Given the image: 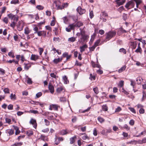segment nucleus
Wrapping results in <instances>:
<instances>
[{
	"label": "nucleus",
	"mask_w": 146,
	"mask_h": 146,
	"mask_svg": "<svg viewBox=\"0 0 146 146\" xmlns=\"http://www.w3.org/2000/svg\"><path fill=\"white\" fill-rule=\"evenodd\" d=\"M96 35L95 33H94L93 35L91 36V38L90 40L91 41H93L94 40L95 37Z\"/></svg>",
	"instance_id": "59"
},
{
	"label": "nucleus",
	"mask_w": 146,
	"mask_h": 146,
	"mask_svg": "<svg viewBox=\"0 0 146 146\" xmlns=\"http://www.w3.org/2000/svg\"><path fill=\"white\" fill-rule=\"evenodd\" d=\"M126 67L125 66H124L118 70V72L119 73L121 72H122L124 71Z\"/></svg>",
	"instance_id": "26"
},
{
	"label": "nucleus",
	"mask_w": 146,
	"mask_h": 146,
	"mask_svg": "<svg viewBox=\"0 0 146 146\" xmlns=\"http://www.w3.org/2000/svg\"><path fill=\"white\" fill-rule=\"evenodd\" d=\"M24 33L25 34L28 35L30 32V31L28 28H25L24 29Z\"/></svg>",
	"instance_id": "31"
},
{
	"label": "nucleus",
	"mask_w": 146,
	"mask_h": 146,
	"mask_svg": "<svg viewBox=\"0 0 146 146\" xmlns=\"http://www.w3.org/2000/svg\"><path fill=\"white\" fill-rule=\"evenodd\" d=\"M124 85V81L123 80L120 81L119 83L118 86L120 87H123Z\"/></svg>",
	"instance_id": "25"
},
{
	"label": "nucleus",
	"mask_w": 146,
	"mask_h": 146,
	"mask_svg": "<svg viewBox=\"0 0 146 146\" xmlns=\"http://www.w3.org/2000/svg\"><path fill=\"white\" fill-rule=\"evenodd\" d=\"M53 5L55 6L58 10L62 9L64 7H66L68 6V4L64 3L62 4L61 2L58 0L54 1Z\"/></svg>",
	"instance_id": "1"
},
{
	"label": "nucleus",
	"mask_w": 146,
	"mask_h": 146,
	"mask_svg": "<svg viewBox=\"0 0 146 146\" xmlns=\"http://www.w3.org/2000/svg\"><path fill=\"white\" fill-rule=\"evenodd\" d=\"M63 80L64 81V83L65 84H67L69 83V81L68 80V78L67 76L64 75L62 77Z\"/></svg>",
	"instance_id": "17"
},
{
	"label": "nucleus",
	"mask_w": 146,
	"mask_h": 146,
	"mask_svg": "<svg viewBox=\"0 0 146 146\" xmlns=\"http://www.w3.org/2000/svg\"><path fill=\"white\" fill-rule=\"evenodd\" d=\"M16 25V23L14 21H13L11 22L10 24V26L12 27L13 29H14Z\"/></svg>",
	"instance_id": "43"
},
{
	"label": "nucleus",
	"mask_w": 146,
	"mask_h": 146,
	"mask_svg": "<svg viewBox=\"0 0 146 146\" xmlns=\"http://www.w3.org/2000/svg\"><path fill=\"white\" fill-rule=\"evenodd\" d=\"M108 16V15L107 13L104 12L102 13V14L100 17H102L106 18V17Z\"/></svg>",
	"instance_id": "34"
},
{
	"label": "nucleus",
	"mask_w": 146,
	"mask_h": 146,
	"mask_svg": "<svg viewBox=\"0 0 146 146\" xmlns=\"http://www.w3.org/2000/svg\"><path fill=\"white\" fill-rule=\"evenodd\" d=\"M101 133L105 135H107V134L106 131L104 129H103L101 132Z\"/></svg>",
	"instance_id": "56"
},
{
	"label": "nucleus",
	"mask_w": 146,
	"mask_h": 146,
	"mask_svg": "<svg viewBox=\"0 0 146 146\" xmlns=\"http://www.w3.org/2000/svg\"><path fill=\"white\" fill-rule=\"evenodd\" d=\"M93 135L95 136H96L97 135L98 133L97 130L96 128H95L94 129V130H93Z\"/></svg>",
	"instance_id": "50"
},
{
	"label": "nucleus",
	"mask_w": 146,
	"mask_h": 146,
	"mask_svg": "<svg viewBox=\"0 0 146 146\" xmlns=\"http://www.w3.org/2000/svg\"><path fill=\"white\" fill-rule=\"evenodd\" d=\"M64 22V23H66L68 21V19L67 17H64L63 18Z\"/></svg>",
	"instance_id": "55"
},
{
	"label": "nucleus",
	"mask_w": 146,
	"mask_h": 146,
	"mask_svg": "<svg viewBox=\"0 0 146 146\" xmlns=\"http://www.w3.org/2000/svg\"><path fill=\"white\" fill-rule=\"evenodd\" d=\"M32 81L31 78L28 76V79L27 80V83L29 84H31L32 83Z\"/></svg>",
	"instance_id": "49"
},
{
	"label": "nucleus",
	"mask_w": 146,
	"mask_h": 146,
	"mask_svg": "<svg viewBox=\"0 0 146 146\" xmlns=\"http://www.w3.org/2000/svg\"><path fill=\"white\" fill-rule=\"evenodd\" d=\"M60 134L62 135H64L69 133L68 130L67 129L62 130L60 132Z\"/></svg>",
	"instance_id": "15"
},
{
	"label": "nucleus",
	"mask_w": 146,
	"mask_h": 146,
	"mask_svg": "<svg viewBox=\"0 0 146 146\" xmlns=\"http://www.w3.org/2000/svg\"><path fill=\"white\" fill-rule=\"evenodd\" d=\"M82 139L84 140H85L87 139H89L88 137L86 135L83 136L82 137Z\"/></svg>",
	"instance_id": "63"
},
{
	"label": "nucleus",
	"mask_w": 146,
	"mask_h": 146,
	"mask_svg": "<svg viewBox=\"0 0 146 146\" xmlns=\"http://www.w3.org/2000/svg\"><path fill=\"white\" fill-rule=\"evenodd\" d=\"M11 4H16L19 3L18 0H12L11 2Z\"/></svg>",
	"instance_id": "47"
},
{
	"label": "nucleus",
	"mask_w": 146,
	"mask_h": 146,
	"mask_svg": "<svg viewBox=\"0 0 146 146\" xmlns=\"http://www.w3.org/2000/svg\"><path fill=\"white\" fill-rule=\"evenodd\" d=\"M77 119V117L75 116H73L72 119V122L73 123L76 122Z\"/></svg>",
	"instance_id": "52"
},
{
	"label": "nucleus",
	"mask_w": 146,
	"mask_h": 146,
	"mask_svg": "<svg viewBox=\"0 0 146 146\" xmlns=\"http://www.w3.org/2000/svg\"><path fill=\"white\" fill-rule=\"evenodd\" d=\"M142 50L140 47H138L135 50V52H141Z\"/></svg>",
	"instance_id": "35"
},
{
	"label": "nucleus",
	"mask_w": 146,
	"mask_h": 146,
	"mask_svg": "<svg viewBox=\"0 0 146 146\" xmlns=\"http://www.w3.org/2000/svg\"><path fill=\"white\" fill-rule=\"evenodd\" d=\"M51 106L52 107L53 109L57 110L58 109V108L59 106L56 104H52Z\"/></svg>",
	"instance_id": "24"
},
{
	"label": "nucleus",
	"mask_w": 146,
	"mask_h": 146,
	"mask_svg": "<svg viewBox=\"0 0 146 146\" xmlns=\"http://www.w3.org/2000/svg\"><path fill=\"white\" fill-rule=\"evenodd\" d=\"M6 132L10 135H13L14 133V130L12 129H8L6 130Z\"/></svg>",
	"instance_id": "13"
},
{
	"label": "nucleus",
	"mask_w": 146,
	"mask_h": 146,
	"mask_svg": "<svg viewBox=\"0 0 146 146\" xmlns=\"http://www.w3.org/2000/svg\"><path fill=\"white\" fill-rule=\"evenodd\" d=\"M22 142L17 143L12 145L11 146H20L22 145Z\"/></svg>",
	"instance_id": "30"
},
{
	"label": "nucleus",
	"mask_w": 146,
	"mask_h": 146,
	"mask_svg": "<svg viewBox=\"0 0 146 146\" xmlns=\"http://www.w3.org/2000/svg\"><path fill=\"white\" fill-rule=\"evenodd\" d=\"M130 81L131 82V85L133 86V88H134L135 85V82L132 80H130Z\"/></svg>",
	"instance_id": "36"
},
{
	"label": "nucleus",
	"mask_w": 146,
	"mask_h": 146,
	"mask_svg": "<svg viewBox=\"0 0 146 146\" xmlns=\"http://www.w3.org/2000/svg\"><path fill=\"white\" fill-rule=\"evenodd\" d=\"M26 134L28 136L30 137L33 134V132L31 130H28L27 131Z\"/></svg>",
	"instance_id": "23"
},
{
	"label": "nucleus",
	"mask_w": 146,
	"mask_h": 146,
	"mask_svg": "<svg viewBox=\"0 0 146 146\" xmlns=\"http://www.w3.org/2000/svg\"><path fill=\"white\" fill-rule=\"evenodd\" d=\"M122 92L126 95L129 94V93L126 91L123 88H122Z\"/></svg>",
	"instance_id": "64"
},
{
	"label": "nucleus",
	"mask_w": 146,
	"mask_h": 146,
	"mask_svg": "<svg viewBox=\"0 0 146 146\" xmlns=\"http://www.w3.org/2000/svg\"><path fill=\"white\" fill-rule=\"evenodd\" d=\"M76 138L77 137L76 136H74V137L70 138V144H72L74 143L75 142V140Z\"/></svg>",
	"instance_id": "12"
},
{
	"label": "nucleus",
	"mask_w": 146,
	"mask_h": 146,
	"mask_svg": "<svg viewBox=\"0 0 146 146\" xmlns=\"http://www.w3.org/2000/svg\"><path fill=\"white\" fill-rule=\"evenodd\" d=\"M5 123H8L9 124H11V120L8 118H5Z\"/></svg>",
	"instance_id": "29"
},
{
	"label": "nucleus",
	"mask_w": 146,
	"mask_h": 146,
	"mask_svg": "<svg viewBox=\"0 0 146 146\" xmlns=\"http://www.w3.org/2000/svg\"><path fill=\"white\" fill-rule=\"evenodd\" d=\"M87 47V46L86 44L80 47V51L81 52L85 51V49Z\"/></svg>",
	"instance_id": "18"
},
{
	"label": "nucleus",
	"mask_w": 146,
	"mask_h": 146,
	"mask_svg": "<svg viewBox=\"0 0 146 146\" xmlns=\"http://www.w3.org/2000/svg\"><path fill=\"white\" fill-rule=\"evenodd\" d=\"M102 108L104 111H106L108 110V107L106 105H103L102 106Z\"/></svg>",
	"instance_id": "37"
},
{
	"label": "nucleus",
	"mask_w": 146,
	"mask_h": 146,
	"mask_svg": "<svg viewBox=\"0 0 146 146\" xmlns=\"http://www.w3.org/2000/svg\"><path fill=\"white\" fill-rule=\"evenodd\" d=\"M98 120L100 123H102L104 121V119L101 117H98Z\"/></svg>",
	"instance_id": "41"
},
{
	"label": "nucleus",
	"mask_w": 146,
	"mask_h": 146,
	"mask_svg": "<svg viewBox=\"0 0 146 146\" xmlns=\"http://www.w3.org/2000/svg\"><path fill=\"white\" fill-rule=\"evenodd\" d=\"M138 42L137 41L131 42H130V45L132 49H135L136 47Z\"/></svg>",
	"instance_id": "10"
},
{
	"label": "nucleus",
	"mask_w": 146,
	"mask_h": 146,
	"mask_svg": "<svg viewBox=\"0 0 146 146\" xmlns=\"http://www.w3.org/2000/svg\"><path fill=\"white\" fill-rule=\"evenodd\" d=\"M100 41V40L99 39L98 40L96 41L95 42L94 45L95 46H97L98 45V44Z\"/></svg>",
	"instance_id": "45"
},
{
	"label": "nucleus",
	"mask_w": 146,
	"mask_h": 146,
	"mask_svg": "<svg viewBox=\"0 0 146 146\" xmlns=\"http://www.w3.org/2000/svg\"><path fill=\"white\" fill-rule=\"evenodd\" d=\"M36 8L38 10H41L44 9V7L41 5H38L36 7Z\"/></svg>",
	"instance_id": "46"
},
{
	"label": "nucleus",
	"mask_w": 146,
	"mask_h": 146,
	"mask_svg": "<svg viewBox=\"0 0 146 146\" xmlns=\"http://www.w3.org/2000/svg\"><path fill=\"white\" fill-rule=\"evenodd\" d=\"M42 95V93L41 92H39L37 93L36 94V96L37 98H38L41 96Z\"/></svg>",
	"instance_id": "57"
},
{
	"label": "nucleus",
	"mask_w": 146,
	"mask_h": 146,
	"mask_svg": "<svg viewBox=\"0 0 146 146\" xmlns=\"http://www.w3.org/2000/svg\"><path fill=\"white\" fill-rule=\"evenodd\" d=\"M134 124V121L133 119H131L129 122V124L131 125H133Z\"/></svg>",
	"instance_id": "61"
},
{
	"label": "nucleus",
	"mask_w": 146,
	"mask_h": 146,
	"mask_svg": "<svg viewBox=\"0 0 146 146\" xmlns=\"http://www.w3.org/2000/svg\"><path fill=\"white\" fill-rule=\"evenodd\" d=\"M142 79L140 77H138L137 78L136 80L137 82V84H140L141 83V80Z\"/></svg>",
	"instance_id": "38"
},
{
	"label": "nucleus",
	"mask_w": 146,
	"mask_h": 146,
	"mask_svg": "<svg viewBox=\"0 0 146 146\" xmlns=\"http://www.w3.org/2000/svg\"><path fill=\"white\" fill-rule=\"evenodd\" d=\"M121 110V108L119 106L117 108H116L115 111V112H119Z\"/></svg>",
	"instance_id": "48"
},
{
	"label": "nucleus",
	"mask_w": 146,
	"mask_h": 146,
	"mask_svg": "<svg viewBox=\"0 0 146 146\" xmlns=\"http://www.w3.org/2000/svg\"><path fill=\"white\" fill-rule=\"evenodd\" d=\"M75 25L76 27H80L82 26L83 25V23L80 21L78 22L76 24H75Z\"/></svg>",
	"instance_id": "22"
},
{
	"label": "nucleus",
	"mask_w": 146,
	"mask_h": 146,
	"mask_svg": "<svg viewBox=\"0 0 146 146\" xmlns=\"http://www.w3.org/2000/svg\"><path fill=\"white\" fill-rule=\"evenodd\" d=\"M62 59V58H58L57 59H54L53 60V62L54 63L57 64L61 61Z\"/></svg>",
	"instance_id": "19"
},
{
	"label": "nucleus",
	"mask_w": 146,
	"mask_h": 146,
	"mask_svg": "<svg viewBox=\"0 0 146 146\" xmlns=\"http://www.w3.org/2000/svg\"><path fill=\"white\" fill-rule=\"evenodd\" d=\"M8 55L9 56L12 57L13 58H14L15 56L13 53L12 52H10L8 53Z\"/></svg>",
	"instance_id": "44"
},
{
	"label": "nucleus",
	"mask_w": 146,
	"mask_h": 146,
	"mask_svg": "<svg viewBox=\"0 0 146 146\" xmlns=\"http://www.w3.org/2000/svg\"><path fill=\"white\" fill-rule=\"evenodd\" d=\"M29 112L30 113H33L35 114L39 113L37 111L33 110H30Z\"/></svg>",
	"instance_id": "33"
},
{
	"label": "nucleus",
	"mask_w": 146,
	"mask_h": 146,
	"mask_svg": "<svg viewBox=\"0 0 146 146\" xmlns=\"http://www.w3.org/2000/svg\"><path fill=\"white\" fill-rule=\"evenodd\" d=\"M131 0L127 2L125 5V7L129 9L131 8H133L135 5V3Z\"/></svg>",
	"instance_id": "3"
},
{
	"label": "nucleus",
	"mask_w": 146,
	"mask_h": 146,
	"mask_svg": "<svg viewBox=\"0 0 146 146\" xmlns=\"http://www.w3.org/2000/svg\"><path fill=\"white\" fill-rule=\"evenodd\" d=\"M14 129L15 130V134L16 135L19 134L20 133V131L19 130V128L15 126H13Z\"/></svg>",
	"instance_id": "14"
},
{
	"label": "nucleus",
	"mask_w": 146,
	"mask_h": 146,
	"mask_svg": "<svg viewBox=\"0 0 146 146\" xmlns=\"http://www.w3.org/2000/svg\"><path fill=\"white\" fill-rule=\"evenodd\" d=\"M81 36V37L80 39L84 41L88 38V36L85 35V32L84 31L82 33Z\"/></svg>",
	"instance_id": "9"
},
{
	"label": "nucleus",
	"mask_w": 146,
	"mask_h": 146,
	"mask_svg": "<svg viewBox=\"0 0 146 146\" xmlns=\"http://www.w3.org/2000/svg\"><path fill=\"white\" fill-rule=\"evenodd\" d=\"M116 33L115 31H109L106 34V39L108 40H110L112 37L115 36Z\"/></svg>",
	"instance_id": "2"
},
{
	"label": "nucleus",
	"mask_w": 146,
	"mask_h": 146,
	"mask_svg": "<svg viewBox=\"0 0 146 146\" xmlns=\"http://www.w3.org/2000/svg\"><path fill=\"white\" fill-rule=\"evenodd\" d=\"M8 109L9 110H12L13 109V106L12 104H10L7 107Z\"/></svg>",
	"instance_id": "58"
},
{
	"label": "nucleus",
	"mask_w": 146,
	"mask_h": 146,
	"mask_svg": "<svg viewBox=\"0 0 146 146\" xmlns=\"http://www.w3.org/2000/svg\"><path fill=\"white\" fill-rule=\"evenodd\" d=\"M29 123L30 124H32L33 126V127L35 129L36 128L37 124L35 119L33 118H31L29 121Z\"/></svg>",
	"instance_id": "7"
},
{
	"label": "nucleus",
	"mask_w": 146,
	"mask_h": 146,
	"mask_svg": "<svg viewBox=\"0 0 146 146\" xmlns=\"http://www.w3.org/2000/svg\"><path fill=\"white\" fill-rule=\"evenodd\" d=\"M93 91L94 93L96 94H98L99 93L98 89L97 87L94 88H93Z\"/></svg>",
	"instance_id": "32"
},
{
	"label": "nucleus",
	"mask_w": 146,
	"mask_h": 146,
	"mask_svg": "<svg viewBox=\"0 0 146 146\" xmlns=\"http://www.w3.org/2000/svg\"><path fill=\"white\" fill-rule=\"evenodd\" d=\"M48 88L51 93L53 94L54 93V87L50 83L48 85Z\"/></svg>",
	"instance_id": "11"
},
{
	"label": "nucleus",
	"mask_w": 146,
	"mask_h": 146,
	"mask_svg": "<svg viewBox=\"0 0 146 146\" xmlns=\"http://www.w3.org/2000/svg\"><path fill=\"white\" fill-rule=\"evenodd\" d=\"M60 100L61 102H64L66 101V99L64 97H61L60 98Z\"/></svg>",
	"instance_id": "62"
},
{
	"label": "nucleus",
	"mask_w": 146,
	"mask_h": 146,
	"mask_svg": "<svg viewBox=\"0 0 146 146\" xmlns=\"http://www.w3.org/2000/svg\"><path fill=\"white\" fill-rule=\"evenodd\" d=\"M80 33H77L76 35L78 36H79L80 35H82V32H83V31L81 28L80 29Z\"/></svg>",
	"instance_id": "54"
},
{
	"label": "nucleus",
	"mask_w": 146,
	"mask_h": 146,
	"mask_svg": "<svg viewBox=\"0 0 146 146\" xmlns=\"http://www.w3.org/2000/svg\"><path fill=\"white\" fill-rule=\"evenodd\" d=\"M75 26V24L73 23L70 25L66 28V30L68 32H70L72 30H74Z\"/></svg>",
	"instance_id": "5"
},
{
	"label": "nucleus",
	"mask_w": 146,
	"mask_h": 146,
	"mask_svg": "<svg viewBox=\"0 0 146 146\" xmlns=\"http://www.w3.org/2000/svg\"><path fill=\"white\" fill-rule=\"evenodd\" d=\"M7 16L11 20L13 19L14 20L16 21H18L19 17L16 16L15 15H14L11 13L8 14Z\"/></svg>",
	"instance_id": "6"
},
{
	"label": "nucleus",
	"mask_w": 146,
	"mask_h": 146,
	"mask_svg": "<svg viewBox=\"0 0 146 146\" xmlns=\"http://www.w3.org/2000/svg\"><path fill=\"white\" fill-rule=\"evenodd\" d=\"M24 25V23L23 21H19L17 25L18 30L19 31L23 30Z\"/></svg>",
	"instance_id": "4"
},
{
	"label": "nucleus",
	"mask_w": 146,
	"mask_h": 146,
	"mask_svg": "<svg viewBox=\"0 0 146 146\" xmlns=\"http://www.w3.org/2000/svg\"><path fill=\"white\" fill-rule=\"evenodd\" d=\"M63 89V88L62 87L58 88L56 89V91L58 93H60Z\"/></svg>",
	"instance_id": "42"
},
{
	"label": "nucleus",
	"mask_w": 146,
	"mask_h": 146,
	"mask_svg": "<svg viewBox=\"0 0 146 146\" xmlns=\"http://www.w3.org/2000/svg\"><path fill=\"white\" fill-rule=\"evenodd\" d=\"M39 49L40 50L39 54L40 55H41L44 49L43 48H39Z\"/></svg>",
	"instance_id": "60"
},
{
	"label": "nucleus",
	"mask_w": 146,
	"mask_h": 146,
	"mask_svg": "<svg viewBox=\"0 0 146 146\" xmlns=\"http://www.w3.org/2000/svg\"><path fill=\"white\" fill-rule=\"evenodd\" d=\"M125 0H122L121 1H117V3L118 6L123 5L125 2Z\"/></svg>",
	"instance_id": "20"
},
{
	"label": "nucleus",
	"mask_w": 146,
	"mask_h": 146,
	"mask_svg": "<svg viewBox=\"0 0 146 146\" xmlns=\"http://www.w3.org/2000/svg\"><path fill=\"white\" fill-rule=\"evenodd\" d=\"M3 91L5 93H9V90L8 88H6L4 89Z\"/></svg>",
	"instance_id": "53"
},
{
	"label": "nucleus",
	"mask_w": 146,
	"mask_h": 146,
	"mask_svg": "<svg viewBox=\"0 0 146 146\" xmlns=\"http://www.w3.org/2000/svg\"><path fill=\"white\" fill-rule=\"evenodd\" d=\"M94 15L93 14V12L92 11H90V18L92 19L94 17Z\"/></svg>",
	"instance_id": "51"
},
{
	"label": "nucleus",
	"mask_w": 146,
	"mask_h": 146,
	"mask_svg": "<svg viewBox=\"0 0 146 146\" xmlns=\"http://www.w3.org/2000/svg\"><path fill=\"white\" fill-rule=\"evenodd\" d=\"M38 58V56L35 54H32L31 56V60L34 61L36 60Z\"/></svg>",
	"instance_id": "16"
},
{
	"label": "nucleus",
	"mask_w": 146,
	"mask_h": 146,
	"mask_svg": "<svg viewBox=\"0 0 146 146\" xmlns=\"http://www.w3.org/2000/svg\"><path fill=\"white\" fill-rule=\"evenodd\" d=\"M10 97L11 99L12 100H15L16 99V97L15 94L12 93L11 94Z\"/></svg>",
	"instance_id": "28"
},
{
	"label": "nucleus",
	"mask_w": 146,
	"mask_h": 146,
	"mask_svg": "<svg viewBox=\"0 0 146 146\" xmlns=\"http://www.w3.org/2000/svg\"><path fill=\"white\" fill-rule=\"evenodd\" d=\"M136 140H133V141H131L128 142L127 143L128 144H135V145L136 144Z\"/></svg>",
	"instance_id": "40"
},
{
	"label": "nucleus",
	"mask_w": 146,
	"mask_h": 146,
	"mask_svg": "<svg viewBox=\"0 0 146 146\" xmlns=\"http://www.w3.org/2000/svg\"><path fill=\"white\" fill-rule=\"evenodd\" d=\"M76 10L79 14L81 15L84 13L86 12V10L84 9H82L80 7H78Z\"/></svg>",
	"instance_id": "8"
},
{
	"label": "nucleus",
	"mask_w": 146,
	"mask_h": 146,
	"mask_svg": "<svg viewBox=\"0 0 146 146\" xmlns=\"http://www.w3.org/2000/svg\"><path fill=\"white\" fill-rule=\"evenodd\" d=\"M143 96L141 99V101H144L146 98V94L144 91H143Z\"/></svg>",
	"instance_id": "21"
},
{
	"label": "nucleus",
	"mask_w": 146,
	"mask_h": 146,
	"mask_svg": "<svg viewBox=\"0 0 146 146\" xmlns=\"http://www.w3.org/2000/svg\"><path fill=\"white\" fill-rule=\"evenodd\" d=\"M119 51L121 52H123L124 54H126V51L125 49L124 48H120L119 50Z\"/></svg>",
	"instance_id": "39"
},
{
	"label": "nucleus",
	"mask_w": 146,
	"mask_h": 146,
	"mask_svg": "<svg viewBox=\"0 0 146 146\" xmlns=\"http://www.w3.org/2000/svg\"><path fill=\"white\" fill-rule=\"evenodd\" d=\"M76 40V38L73 37H71L69 38L68 39V41L72 42H73L75 41Z\"/></svg>",
	"instance_id": "27"
}]
</instances>
